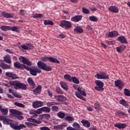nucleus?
Returning <instances> with one entry per match:
<instances>
[{"label":"nucleus","instance_id":"22","mask_svg":"<svg viewBox=\"0 0 130 130\" xmlns=\"http://www.w3.org/2000/svg\"><path fill=\"white\" fill-rule=\"evenodd\" d=\"M27 121H29V122H34V123H37V124H40V123H42V121L40 120H37L32 118H27Z\"/></svg>","mask_w":130,"mask_h":130},{"label":"nucleus","instance_id":"23","mask_svg":"<svg viewBox=\"0 0 130 130\" xmlns=\"http://www.w3.org/2000/svg\"><path fill=\"white\" fill-rule=\"evenodd\" d=\"M54 97L59 101H64L67 100V98L63 95H54Z\"/></svg>","mask_w":130,"mask_h":130},{"label":"nucleus","instance_id":"32","mask_svg":"<svg viewBox=\"0 0 130 130\" xmlns=\"http://www.w3.org/2000/svg\"><path fill=\"white\" fill-rule=\"evenodd\" d=\"M119 103L121 105H123V106H124V107L128 106V103H127V102L123 99H122L121 100H120L119 102Z\"/></svg>","mask_w":130,"mask_h":130},{"label":"nucleus","instance_id":"61","mask_svg":"<svg viewBox=\"0 0 130 130\" xmlns=\"http://www.w3.org/2000/svg\"><path fill=\"white\" fill-rule=\"evenodd\" d=\"M100 107V105H99V103H96L94 104V108H95L96 110H98V109H99Z\"/></svg>","mask_w":130,"mask_h":130},{"label":"nucleus","instance_id":"4","mask_svg":"<svg viewBox=\"0 0 130 130\" xmlns=\"http://www.w3.org/2000/svg\"><path fill=\"white\" fill-rule=\"evenodd\" d=\"M95 77L100 80H107V79H109V75L104 72H100L98 73L95 75Z\"/></svg>","mask_w":130,"mask_h":130},{"label":"nucleus","instance_id":"27","mask_svg":"<svg viewBox=\"0 0 130 130\" xmlns=\"http://www.w3.org/2000/svg\"><path fill=\"white\" fill-rule=\"evenodd\" d=\"M118 41H120L121 43H127V41L126 39L124 36H120L117 38Z\"/></svg>","mask_w":130,"mask_h":130},{"label":"nucleus","instance_id":"58","mask_svg":"<svg viewBox=\"0 0 130 130\" xmlns=\"http://www.w3.org/2000/svg\"><path fill=\"white\" fill-rule=\"evenodd\" d=\"M52 110L53 111H58V107L56 106H54L52 107Z\"/></svg>","mask_w":130,"mask_h":130},{"label":"nucleus","instance_id":"37","mask_svg":"<svg viewBox=\"0 0 130 130\" xmlns=\"http://www.w3.org/2000/svg\"><path fill=\"white\" fill-rule=\"evenodd\" d=\"M75 95L77 98H79V99H81L82 100H83L84 101H86V99L84 98L81 95L79 92H75Z\"/></svg>","mask_w":130,"mask_h":130},{"label":"nucleus","instance_id":"63","mask_svg":"<svg viewBox=\"0 0 130 130\" xmlns=\"http://www.w3.org/2000/svg\"><path fill=\"white\" fill-rule=\"evenodd\" d=\"M40 129L41 130H50L48 127H40Z\"/></svg>","mask_w":130,"mask_h":130},{"label":"nucleus","instance_id":"54","mask_svg":"<svg viewBox=\"0 0 130 130\" xmlns=\"http://www.w3.org/2000/svg\"><path fill=\"white\" fill-rule=\"evenodd\" d=\"M30 114L31 115V117L33 118H37V117H38V115L34 112H30Z\"/></svg>","mask_w":130,"mask_h":130},{"label":"nucleus","instance_id":"5","mask_svg":"<svg viewBox=\"0 0 130 130\" xmlns=\"http://www.w3.org/2000/svg\"><path fill=\"white\" fill-rule=\"evenodd\" d=\"M95 83L97 86L94 87L95 90L96 91H103L104 89L103 87L104 86V83L100 80H95Z\"/></svg>","mask_w":130,"mask_h":130},{"label":"nucleus","instance_id":"55","mask_svg":"<svg viewBox=\"0 0 130 130\" xmlns=\"http://www.w3.org/2000/svg\"><path fill=\"white\" fill-rule=\"evenodd\" d=\"M6 76H7V77H8L9 78H12V76H13V73L12 72H6L5 73Z\"/></svg>","mask_w":130,"mask_h":130},{"label":"nucleus","instance_id":"46","mask_svg":"<svg viewBox=\"0 0 130 130\" xmlns=\"http://www.w3.org/2000/svg\"><path fill=\"white\" fill-rule=\"evenodd\" d=\"M72 81L75 84H80V81L78 79H77L76 77H72Z\"/></svg>","mask_w":130,"mask_h":130},{"label":"nucleus","instance_id":"15","mask_svg":"<svg viewBox=\"0 0 130 130\" xmlns=\"http://www.w3.org/2000/svg\"><path fill=\"white\" fill-rule=\"evenodd\" d=\"M21 47L25 50H28L32 48V45L30 43L24 44L21 46Z\"/></svg>","mask_w":130,"mask_h":130},{"label":"nucleus","instance_id":"59","mask_svg":"<svg viewBox=\"0 0 130 130\" xmlns=\"http://www.w3.org/2000/svg\"><path fill=\"white\" fill-rule=\"evenodd\" d=\"M56 91L57 93H58V94H62V91H61V89L60 88H56Z\"/></svg>","mask_w":130,"mask_h":130},{"label":"nucleus","instance_id":"21","mask_svg":"<svg viewBox=\"0 0 130 130\" xmlns=\"http://www.w3.org/2000/svg\"><path fill=\"white\" fill-rule=\"evenodd\" d=\"M74 31L77 34H81V33H83V32H84L83 28L80 26L76 27V28L74 29Z\"/></svg>","mask_w":130,"mask_h":130},{"label":"nucleus","instance_id":"1","mask_svg":"<svg viewBox=\"0 0 130 130\" xmlns=\"http://www.w3.org/2000/svg\"><path fill=\"white\" fill-rule=\"evenodd\" d=\"M11 87H13L14 89L18 90V89H22V90H26L27 86L24 83L20 82L19 81H13L10 82Z\"/></svg>","mask_w":130,"mask_h":130},{"label":"nucleus","instance_id":"51","mask_svg":"<svg viewBox=\"0 0 130 130\" xmlns=\"http://www.w3.org/2000/svg\"><path fill=\"white\" fill-rule=\"evenodd\" d=\"M72 125H73V127H75V128L80 129V127H81V126H80V124L77 122L74 123Z\"/></svg>","mask_w":130,"mask_h":130},{"label":"nucleus","instance_id":"44","mask_svg":"<svg viewBox=\"0 0 130 130\" xmlns=\"http://www.w3.org/2000/svg\"><path fill=\"white\" fill-rule=\"evenodd\" d=\"M124 94L125 95V96H128V97H130V90L128 89L125 88L124 89Z\"/></svg>","mask_w":130,"mask_h":130},{"label":"nucleus","instance_id":"10","mask_svg":"<svg viewBox=\"0 0 130 130\" xmlns=\"http://www.w3.org/2000/svg\"><path fill=\"white\" fill-rule=\"evenodd\" d=\"M11 127L14 128L15 130H21L23 128H26V125L23 124H21L19 125H16L14 124H12L11 125Z\"/></svg>","mask_w":130,"mask_h":130},{"label":"nucleus","instance_id":"49","mask_svg":"<svg viewBox=\"0 0 130 130\" xmlns=\"http://www.w3.org/2000/svg\"><path fill=\"white\" fill-rule=\"evenodd\" d=\"M65 120H67L68 121H73V120H75V118L74 117L71 116H67L64 118Z\"/></svg>","mask_w":130,"mask_h":130},{"label":"nucleus","instance_id":"52","mask_svg":"<svg viewBox=\"0 0 130 130\" xmlns=\"http://www.w3.org/2000/svg\"><path fill=\"white\" fill-rule=\"evenodd\" d=\"M43 112L42 111V108L38 109L36 111H35V113H37V114H41Z\"/></svg>","mask_w":130,"mask_h":130},{"label":"nucleus","instance_id":"53","mask_svg":"<svg viewBox=\"0 0 130 130\" xmlns=\"http://www.w3.org/2000/svg\"><path fill=\"white\" fill-rule=\"evenodd\" d=\"M51 117L48 114H44V119H49Z\"/></svg>","mask_w":130,"mask_h":130},{"label":"nucleus","instance_id":"60","mask_svg":"<svg viewBox=\"0 0 130 130\" xmlns=\"http://www.w3.org/2000/svg\"><path fill=\"white\" fill-rule=\"evenodd\" d=\"M57 38H60V39H63V38H66V36L63 34H60L58 36Z\"/></svg>","mask_w":130,"mask_h":130},{"label":"nucleus","instance_id":"42","mask_svg":"<svg viewBox=\"0 0 130 130\" xmlns=\"http://www.w3.org/2000/svg\"><path fill=\"white\" fill-rule=\"evenodd\" d=\"M44 25H53V22H52L51 20H45L44 21Z\"/></svg>","mask_w":130,"mask_h":130},{"label":"nucleus","instance_id":"31","mask_svg":"<svg viewBox=\"0 0 130 130\" xmlns=\"http://www.w3.org/2000/svg\"><path fill=\"white\" fill-rule=\"evenodd\" d=\"M77 91L80 93V94L82 95V96H85L87 95V94L86 93V91H85V90H82V88L80 87H78V88H77Z\"/></svg>","mask_w":130,"mask_h":130},{"label":"nucleus","instance_id":"20","mask_svg":"<svg viewBox=\"0 0 130 130\" xmlns=\"http://www.w3.org/2000/svg\"><path fill=\"white\" fill-rule=\"evenodd\" d=\"M14 66L16 68V69H23L25 67V65L21 64L19 62H16L14 64Z\"/></svg>","mask_w":130,"mask_h":130},{"label":"nucleus","instance_id":"13","mask_svg":"<svg viewBox=\"0 0 130 130\" xmlns=\"http://www.w3.org/2000/svg\"><path fill=\"white\" fill-rule=\"evenodd\" d=\"M0 68L3 70H10L11 69V66L4 63L3 61L0 62Z\"/></svg>","mask_w":130,"mask_h":130},{"label":"nucleus","instance_id":"16","mask_svg":"<svg viewBox=\"0 0 130 130\" xmlns=\"http://www.w3.org/2000/svg\"><path fill=\"white\" fill-rule=\"evenodd\" d=\"M27 82L31 89H34V88H35V83H34V81H33V79L29 77L27 79Z\"/></svg>","mask_w":130,"mask_h":130},{"label":"nucleus","instance_id":"45","mask_svg":"<svg viewBox=\"0 0 130 130\" xmlns=\"http://www.w3.org/2000/svg\"><path fill=\"white\" fill-rule=\"evenodd\" d=\"M52 105H57V103L54 102H51L47 103V106H48V107H51Z\"/></svg>","mask_w":130,"mask_h":130},{"label":"nucleus","instance_id":"62","mask_svg":"<svg viewBox=\"0 0 130 130\" xmlns=\"http://www.w3.org/2000/svg\"><path fill=\"white\" fill-rule=\"evenodd\" d=\"M66 126H68V124L66 123H63L62 124H61V129H63L64 127H66Z\"/></svg>","mask_w":130,"mask_h":130},{"label":"nucleus","instance_id":"26","mask_svg":"<svg viewBox=\"0 0 130 130\" xmlns=\"http://www.w3.org/2000/svg\"><path fill=\"white\" fill-rule=\"evenodd\" d=\"M126 47L124 45H121L119 47H116V51H117V52H118L119 53H121V52H122V51L123 50H124V49H125Z\"/></svg>","mask_w":130,"mask_h":130},{"label":"nucleus","instance_id":"36","mask_svg":"<svg viewBox=\"0 0 130 130\" xmlns=\"http://www.w3.org/2000/svg\"><path fill=\"white\" fill-rule=\"evenodd\" d=\"M89 19L90 21H91V22H97V21H98V18L95 16H89Z\"/></svg>","mask_w":130,"mask_h":130},{"label":"nucleus","instance_id":"3","mask_svg":"<svg viewBox=\"0 0 130 130\" xmlns=\"http://www.w3.org/2000/svg\"><path fill=\"white\" fill-rule=\"evenodd\" d=\"M59 26L62 28H64L66 30H69L72 28V22L67 20H62L60 21Z\"/></svg>","mask_w":130,"mask_h":130},{"label":"nucleus","instance_id":"2","mask_svg":"<svg viewBox=\"0 0 130 130\" xmlns=\"http://www.w3.org/2000/svg\"><path fill=\"white\" fill-rule=\"evenodd\" d=\"M37 66L39 69H41V70H43V71H46V72H50V71L52 70L51 67L41 61H39L38 62Z\"/></svg>","mask_w":130,"mask_h":130},{"label":"nucleus","instance_id":"38","mask_svg":"<svg viewBox=\"0 0 130 130\" xmlns=\"http://www.w3.org/2000/svg\"><path fill=\"white\" fill-rule=\"evenodd\" d=\"M1 29L2 31H9L10 29V26L3 25L1 27Z\"/></svg>","mask_w":130,"mask_h":130},{"label":"nucleus","instance_id":"28","mask_svg":"<svg viewBox=\"0 0 130 130\" xmlns=\"http://www.w3.org/2000/svg\"><path fill=\"white\" fill-rule=\"evenodd\" d=\"M49 61H50L51 62H53V63H58V64L60 63V62L59 61V60L52 57H49Z\"/></svg>","mask_w":130,"mask_h":130},{"label":"nucleus","instance_id":"18","mask_svg":"<svg viewBox=\"0 0 130 130\" xmlns=\"http://www.w3.org/2000/svg\"><path fill=\"white\" fill-rule=\"evenodd\" d=\"M82 15H77L71 18V21L72 22H79V21H81L82 20Z\"/></svg>","mask_w":130,"mask_h":130},{"label":"nucleus","instance_id":"11","mask_svg":"<svg viewBox=\"0 0 130 130\" xmlns=\"http://www.w3.org/2000/svg\"><path fill=\"white\" fill-rule=\"evenodd\" d=\"M115 87H117L118 89H121V88L124 86V83L123 82H122V81L117 80L115 81Z\"/></svg>","mask_w":130,"mask_h":130},{"label":"nucleus","instance_id":"9","mask_svg":"<svg viewBox=\"0 0 130 130\" xmlns=\"http://www.w3.org/2000/svg\"><path fill=\"white\" fill-rule=\"evenodd\" d=\"M19 59L20 62H22L24 64H27V66H32V63H31V62H30V61H29V60L27 58L24 56H20Z\"/></svg>","mask_w":130,"mask_h":130},{"label":"nucleus","instance_id":"35","mask_svg":"<svg viewBox=\"0 0 130 130\" xmlns=\"http://www.w3.org/2000/svg\"><path fill=\"white\" fill-rule=\"evenodd\" d=\"M72 78L73 77H71L69 74H66L65 75H64V79L65 80H67V81H69V82H72Z\"/></svg>","mask_w":130,"mask_h":130},{"label":"nucleus","instance_id":"6","mask_svg":"<svg viewBox=\"0 0 130 130\" xmlns=\"http://www.w3.org/2000/svg\"><path fill=\"white\" fill-rule=\"evenodd\" d=\"M10 112L11 113H13V114H16V115H17L16 117L19 120H22V119H24V117L21 116L22 114V112L15 109H10Z\"/></svg>","mask_w":130,"mask_h":130},{"label":"nucleus","instance_id":"40","mask_svg":"<svg viewBox=\"0 0 130 130\" xmlns=\"http://www.w3.org/2000/svg\"><path fill=\"white\" fill-rule=\"evenodd\" d=\"M1 112H2L3 115H7L8 114V113L9 112V110L8 109H1Z\"/></svg>","mask_w":130,"mask_h":130},{"label":"nucleus","instance_id":"34","mask_svg":"<svg viewBox=\"0 0 130 130\" xmlns=\"http://www.w3.org/2000/svg\"><path fill=\"white\" fill-rule=\"evenodd\" d=\"M20 28L18 26H10V30L13 31L14 32H19Z\"/></svg>","mask_w":130,"mask_h":130},{"label":"nucleus","instance_id":"48","mask_svg":"<svg viewBox=\"0 0 130 130\" xmlns=\"http://www.w3.org/2000/svg\"><path fill=\"white\" fill-rule=\"evenodd\" d=\"M14 104L15 105H16V106H18V107H21V108H24V107H25V105H24V104L22 103L15 102Z\"/></svg>","mask_w":130,"mask_h":130},{"label":"nucleus","instance_id":"25","mask_svg":"<svg viewBox=\"0 0 130 130\" xmlns=\"http://www.w3.org/2000/svg\"><path fill=\"white\" fill-rule=\"evenodd\" d=\"M4 59L5 61L7 62V63H12V61L11 60V56L10 55H6L4 57Z\"/></svg>","mask_w":130,"mask_h":130},{"label":"nucleus","instance_id":"57","mask_svg":"<svg viewBox=\"0 0 130 130\" xmlns=\"http://www.w3.org/2000/svg\"><path fill=\"white\" fill-rule=\"evenodd\" d=\"M11 78L12 80H15L16 79H19V77L18 76H17V75L13 73L12 76H11Z\"/></svg>","mask_w":130,"mask_h":130},{"label":"nucleus","instance_id":"33","mask_svg":"<svg viewBox=\"0 0 130 130\" xmlns=\"http://www.w3.org/2000/svg\"><path fill=\"white\" fill-rule=\"evenodd\" d=\"M3 123L4 124H10V126L11 124H13V123H12V120L7 119L6 118H5V119L3 121Z\"/></svg>","mask_w":130,"mask_h":130},{"label":"nucleus","instance_id":"24","mask_svg":"<svg viewBox=\"0 0 130 130\" xmlns=\"http://www.w3.org/2000/svg\"><path fill=\"white\" fill-rule=\"evenodd\" d=\"M60 85L61 88H62V89H63L64 90H66V91H68V90H69V86L66 82L63 81H61L60 82Z\"/></svg>","mask_w":130,"mask_h":130},{"label":"nucleus","instance_id":"41","mask_svg":"<svg viewBox=\"0 0 130 130\" xmlns=\"http://www.w3.org/2000/svg\"><path fill=\"white\" fill-rule=\"evenodd\" d=\"M116 115H119V116H126V114H125L124 112L122 111H119L116 113Z\"/></svg>","mask_w":130,"mask_h":130},{"label":"nucleus","instance_id":"19","mask_svg":"<svg viewBox=\"0 0 130 130\" xmlns=\"http://www.w3.org/2000/svg\"><path fill=\"white\" fill-rule=\"evenodd\" d=\"M115 127H117L118 128H125L127 126L126 124L125 123H117L114 124Z\"/></svg>","mask_w":130,"mask_h":130},{"label":"nucleus","instance_id":"47","mask_svg":"<svg viewBox=\"0 0 130 130\" xmlns=\"http://www.w3.org/2000/svg\"><path fill=\"white\" fill-rule=\"evenodd\" d=\"M32 17L35 19H37V18H42V17H43V15L41 14H35L32 15Z\"/></svg>","mask_w":130,"mask_h":130},{"label":"nucleus","instance_id":"56","mask_svg":"<svg viewBox=\"0 0 130 130\" xmlns=\"http://www.w3.org/2000/svg\"><path fill=\"white\" fill-rule=\"evenodd\" d=\"M50 57V56H49V57H48V56L44 57L41 58V60H42L43 61H47V60L49 61V58Z\"/></svg>","mask_w":130,"mask_h":130},{"label":"nucleus","instance_id":"12","mask_svg":"<svg viewBox=\"0 0 130 130\" xmlns=\"http://www.w3.org/2000/svg\"><path fill=\"white\" fill-rule=\"evenodd\" d=\"M1 15L4 18H6L7 19H12V18H14V14L13 13H8L6 12H1Z\"/></svg>","mask_w":130,"mask_h":130},{"label":"nucleus","instance_id":"50","mask_svg":"<svg viewBox=\"0 0 130 130\" xmlns=\"http://www.w3.org/2000/svg\"><path fill=\"white\" fill-rule=\"evenodd\" d=\"M82 12L84 14L86 15H88V14H90V11L88 9L85 8H82Z\"/></svg>","mask_w":130,"mask_h":130},{"label":"nucleus","instance_id":"14","mask_svg":"<svg viewBox=\"0 0 130 130\" xmlns=\"http://www.w3.org/2000/svg\"><path fill=\"white\" fill-rule=\"evenodd\" d=\"M108 10L112 13H117L119 12V9L116 6H111L108 8Z\"/></svg>","mask_w":130,"mask_h":130},{"label":"nucleus","instance_id":"64","mask_svg":"<svg viewBox=\"0 0 130 130\" xmlns=\"http://www.w3.org/2000/svg\"><path fill=\"white\" fill-rule=\"evenodd\" d=\"M19 14L21 16H24L25 15V11L24 10H21L19 11Z\"/></svg>","mask_w":130,"mask_h":130},{"label":"nucleus","instance_id":"29","mask_svg":"<svg viewBox=\"0 0 130 130\" xmlns=\"http://www.w3.org/2000/svg\"><path fill=\"white\" fill-rule=\"evenodd\" d=\"M81 123H82L83 125L85 126V127H90V124L89 121L82 120L81 121Z\"/></svg>","mask_w":130,"mask_h":130},{"label":"nucleus","instance_id":"7","mask_svg":"<svg viewBox=\"0 0 130 130\" xmlns=\"http://www.w3.org/2000/svg\"><path fill=\"white\" fill-rule=\"evenodd\" d=\"M40 73H41V70L39 69L37 67H32L30 70V74L31 76H37V74H40Z\"/></svg>","mask_w":130,"mask_h":130},{"label":"nucleus","instance_id":"39","mask_svg":"<svg viewBox=\"0 0 130 130\" xmlns=\"http://www.w3.org/2000/svg\"><path fill=\"white\" fill-rule=\"evenodd\" d=\"M42 110L43 111V112L49 113V112L50 111V108L48 107H42Z\"/></svg>","mask_w":130,"mask_h":130},{"label":"nucleus","instance_id":"17","mask_svg":"<svg viewBox=\"0 0 130 130\" xmlns=\"http://www.w3.org/2000/svg\"><path fill=\"white\" fill-rule=\"evenodd\" d=\"M108 36L111 38L117 37V36H118V32H117L116 30L112 31L109 33Z\"/></svg>","mask_w":130,"mask_h":130},{"label":"nucleus","instance_id":"30","mask_svg":"<svg viewBox=\"0 0 130 130\" xmlns=\"http://www.w3.org/2000/svg\"><path fill=\"white\" fill-rule=\"evenodd\" d=\"M33 92L35 95L39 94V93L41 92V86H38L35 90H34Z\"/></svg>","mask_w":130,"mask_h":130},{"label":"nucleus","instance_id":"43","mask_svg":"<svg viewBox=\"0 0 130 130\" xmlns=\"http://www.w3.org/2000/svg\"><path fill=\"white\" fill-rule=\"evenodd\" d=\"M57 115L59 118H64V116H66V114H64V113L62 112H58L57 114Z\"/></svg>","mask_w":130,"mask_h":130},{"label":"nucleus","instance_id":"8","mask_svg":"<svg viewBox=\"0 0 130 130\" xmlns=\"http://www.w3.org/2000/svg\"><path fill=\"white\" fill-rule=\"evenodd\" d=\"M32 107L35 109L42 107L44 106V102H42L41 101H37L32 102Z\"/></svg>","mask_w":130,"mask_h":130}]
</instances>
